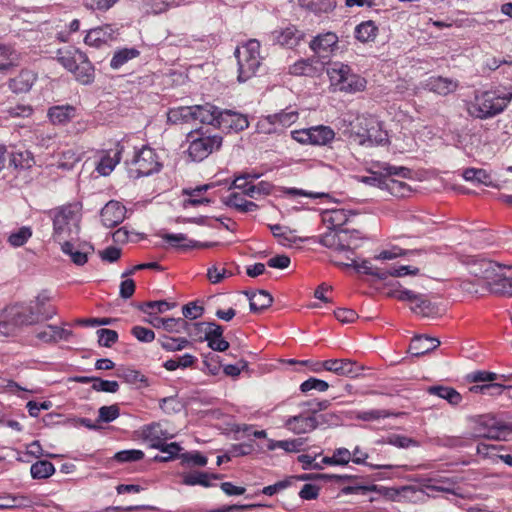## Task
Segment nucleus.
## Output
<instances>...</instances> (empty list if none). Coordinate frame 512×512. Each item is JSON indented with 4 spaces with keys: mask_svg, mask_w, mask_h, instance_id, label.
I'll return each mask as SVG.
<instances>
[{
    "mask_svg": "<svg viewBox=\"0 0 512 512\" xmlns=\"http://www.w3.org/2000/svg\"><path fill=\"white\" fill-rule=\"evenodd\" d=\"M175 307V303H169L166 300L148 301L140 304L138 309L143 313L152 314L151 310H157L159 313H164Z\"/></svg>",
    "mask_w": 512,
    "mask_h": 512,
    "instance_id": "46",
    "label": "nucleus"
},
{
    "mask_svg": "<svg viewBox=\"0 0 512 512\" xmlns=\"http://www.w3.org/2000/svg\"><path fill=\"white\" fill-rule=\"evenodd\" d=\"M16 60L15 51L4 44H0V71L9 69Z\"/></svg>",
    "mask_w": 512,
    "mask_h": 512,
    "instance_id": "53",
    "label": "nucleus"
},
{
    "mask_svg": "<svg viewBox=\"0 0 512 512\" xmlns=\"http://www.w3.org/2000/svg\"><path fill=\"white\" fill-rule=\"evenodd\" d=\"M329 388V384L321 379L309 378L300 385V390L304 393L309 392L313 389L320 392H325Z\"/></svg>",
    "mask_w": 512,
    "mask_h": 512,
    "instance_id": "62",
    "label": "nucleus"
},
{
    "mask_svg": "<svg viewBox=\"0 0 512 512\" xmlns=\"http://www.w3.org/2000/svg\"><path fill=\"white\" fill-rule=\"evenodd\" d=\"M161 237L168 243H170L173 247L180 248V249H187V248H209L214 246V243H201L194 240H188L187 236L185 234L179 233V234H170L165 233L161 235Z\"/></svg>",
    "mask_w": 512,
    "mask_h": 512,
    "instance_id": "22",
    "label": "nucleus"
},
{
    "mask_svg": "<svg viewBox=\"0 0 512 512\" xmlns=\"http://www.w3.org/2000/svg\"><path fill=\"white\" fill-rule=\"evenodd\" d=\"M250 302V310L254 313H259L271 306L273 297L265 290H258L256 292H245Z\"/></svg>",
    "mask_w": 512,
    "mask_h": 512,
    "instance_id": "25",
    "label": "nucleus"
},
{
    "mask_svg": "<svg viewBox=\"0 0 512 512\" xmlns=\"http://www.w3.org/2000/svg\"><path fill=\"white\" fill-rule=\"evenodd\" d=\"M140 55L139 50L136 48H122L117 50L111 61L110 67L112 69H119L125 65L128 61L137 58Z\"/></svg>",
    "mask_w": 512,
    "mask_h": 512,
    "instance_id": "38",
    "label": "nucleus"
},
{
    "mask_svg": "<svg viewBox=\"0 0 512 512\" xmlns=\"http://www.w3.org/2000/svg\"><path fill=\"white\" fill-rule=\"evenodd\" d=\"M318 242L324 247L340 251L339 229H328L326 233L319 236Z\"/></svg>",
    "mask_w": 512,
    "mask_h": 512,
    "instance_id": "48",
    "label": "nucleus"
},
{
    "mask_svg": "<svg viewBox=\"0 0 512 512\" xmlns=\"http://www.w3.org/2000/svg\"><path fill=\"white\" fill-rule=\"evenodd\" d=\"M463 177L467 181H476L486 186L491 184L490 176L484 169L467 168L463 172Z\"/></svg>",
    "mask_w": 512,
    "mask_h": 512,
    "instance_id": "47",
    "label": "nucleus"
},
{
    "mask_svg": "<svg viewBox=\"0 0 512 512\" xmlns=\"http://www.w3.org/2000/svg\"><path fill=\"white\" fill-rule=\"evenodd\" d=\"M190 144L188 154L194 161H202L211 153L220 149L222 145V136L219 134H209L207 131L191 132L188 135Z\"/></svg>",
    "mask_w": 512,
    "mask_h": 512,
    "instance_id": "7",
    "label": "nucleus"
},
{
    "mask_svg": "<svg viewBox=\"0 0 512 512\" xmlns=\"http://www.w3.org/2000/svg\"><path fill=\"white\" fill-rule=\"evenodd\" d=\"M338 36L334 32H325L315 36L309 43L310 49L320 59H329L338 50Z\"/></svg>",
    "mask_w": 512,
    "mask_h": 512,
    "instance_id": "10",
    "label": "nucleus"
},
{
    "mask_svg": "<svg viewBox=\"0 0 512 512\" xmlns=\"http://www.w3.org/2000/svg\"><path fill=\"white\" fill-rule=\"evenodd\" d=\"M221 110L211 104L194 105L193 106V119L204 124H209L216 127V120Z\"/></svg>",
    "mask_w": 512,
    "mask_h": 512,
    "instance_id": "20",
    "label": "nucleus"
},
{
    "mask_svg": "<svg viewBox=\"0 0 512 512\" xmlns=\"http://www.w3.org/2000/svg\"><path fill=\"white\" fill-rule=\"evenodd\" d=\"M222 202L227 207L233 208L240 213L254 212L258 209V205L244 198V194L233 192L227 197L222 198Z\"/></svg>",
    "mask_w": 512,
    "mask_h": 512,
    "instance_id": "19",
    "label": "nucleus"
},
{
    "mask_svg": "<svg viewBox=\"0 0 512 512\" xmlns=\"http://www.w3.org/2000/svg\"><path fill=\"white\" fill-rule=\"evenodd\" d=\"M440 345V341L436 338L428 336H415L409 346V352L413 356H422L433 351Z\"/></svg>",
    "mask_w": 512,
    "mask_h": 512,
    "instance_id": "18",
    "label": "nucleus"
},
{
    "mask_svg": "<svg viewBox=\"0 0 512 512\" xmlns=\"http://www.w3.org/2000/svg\"><path fill=\"white\" fill-rule=\"evenodd\" d=\"M387 295L399 301L412 303L411 310L423 317H429L434 312L432 303L424 295L416 294L408 289H402L399 282L391 284V289L387 292Z\"/></svg>",
    "mask_w": 512,
    "mask_h": 512,
    "instance_id": "8",
    "label": "nucleus"
},
{
    "mask_svg": "<svg viewBox=\"0 0 512 512\" xmlns=\"http://www.w3.org/2000/svg\"><path fill=\"white\" fill-rule=\"evenodd\" d=\"M430 395H435L446 400L452 406H458L462 400V395L454 388L443 385H434L427 388Z\"/></svg>",
    "mask_w": 512,
    "mask_h": 512,
    "instance_id": "24",
    "label": "nucleus"
},
{
    "mask_svg": "<svg viewBox=\"0 0 512 512\" xmlns=\"http://www.w3.org/2000/svg\"><path fill=\"white\" fill-rule=\"evenodd\" d=\"M365 87L366 80L363 77L352 73L351 70L337 90L345 93H354L364 90Z\"/></svg>",
    "mask_w": 512,
    "mask_h": 512,
    "instance_id": "37",
    "label": "nucleus"
},
{
    "mask_svg": "<svg viewBox=\"0 0 512 512\" xmlns=\"http://www.w3.org/2000/svg\"><path fill=\"white\" fill-rule=\"evenodd\" d=\"M183 195H187L188 198L183 201V207L187 208L189 206H199L203 204H210L213 201L208 197H203L202 195L194 192L190 188H185L182 191Z\"/></svg>",
    "mask_w": 512,
    "mask_h": 512,
    "instance_id": "52",
    "label": "nucleus"
},
{
    "mask_svg": "<svg viewBox=\"0 0 512 512\" xmlns=\"http://www.w3.org/2000/svg\"><path fill=\"white\" fill-rule=\"evenodd\" d=\"M425 87L438 95L446 96L453 93L457 87L458 82L456 80L445 78V77H431L427 80Z\"/></svg>",
    "mask_w": 512,
    "mask_h": 512,
    "instance_id": "17",
    "label": "nucleus"
},
{
    "mask_svg": "<svg viewBox=\"0 0 512 512\" xmlns=\"http://www.w3.org/2000/svg\"><path fill=\"white\" fill-rule=\"evenodd\" d=\"M46 301V297L39 295L34 306L28 305L17 308L12 314V322L17 326H24L51 319L56 314V310L53 307L45 308Z\"/></svg>",
    "mask_w": 512,
    "mask_h": 512,
    "instance_id": "6",
    "label": "nucleus"
},
{
    "mask_svg": "<svg viewBox=\"0 0 512 512\" xmlns=\"http://www.w3.org/2000/svg\"><path fill=\"white\" fill-rule=\"evenodd\" d=\"M72 331L56 325H45L35 330V337L44 343H56L60 340H68Z\"/></svg>",
    "mask_w": 512,
    "mask_h": 512,
    "instance_id": "15",
    "label": "nucleus"
},
{
    "mask_svg": "<svg viewBox=\"0 0 512 512\" xmlns=\"http://www.w3.org/2000/svg\"><path fill=\"white\" fill-rule=\"evenodd\" d=\"M315 61L313 59H302L297 62H295L292 66L289 68V72L292 75L296 76H310L313 77L317 75L321 67L318 68L314 65Z\"/></svg>",
    "mask_w": 512,
    "mask_h": 512,
    "instance_id": "32",
    "label": "nucleus"
},
{
    "mask_svg": "<svg viewBox=\"0 0 512 512\" xmlns=\"http://www.w3.org/2000/svg\"><path fill=\"white\" fill-rule=\"evenodd\" d=\"M459 289L467 294L481 296L484 295L487 290L485 289L484 281L477 277V279H463L459 282Z\"/></svg>",
    "mask_w": 512,
    "mask_h": 512,
    "instance_id": "42",
    "label": "nucleus"
},
{
    "mask_svg": "<svg viewBox=\"0 0 512 512\" xmlns=\"http://www.w3.org/2000/svg\"><path fill=\"white\" fill-rule=\"evenodd\" d=\"M36 79L37 75L33 71L24 69L16 77L9 80L8 86L16 94L26 93L30 91Z\"/></svg>",
    "mask_w": 512,
    "mask_h": 512,
    "instance_id": "16",
    "label": "nucleus"
},
{
    "mask_svg": "<svg viewBox=\"0 0 512 512\" xmlns=\"http://www.w3.org/2000/svg\"><path fill=\"white\" fill-rule=\"evenodd\" d=\"M221 475L218 474H209L206 472L196 471L193 473H188L183 476V484L188 486L201 485L204 487L212 486L210 480L211 479H220Z\"/></svg>",
    "mask_w": 512,
    "mask_h": 512,
    "instance_id": "34",
    "label": "nucleus"
},
{
    "mask_svg": "<svg viewBox=\"0 0 512 512\" xmlns=\"http://www.w3.org/2000/svg\"><path fill=\"white\" fill-rule=\"evenodd\" d=\"M330 406L331 401L329 400H310L300 404V407L307 409V412L313 416H315L320 411L328 409Z\"/></svg>",
    "mask_w": 512,
    "mask_h": 512,
    "instance_id": "56",
    "label": "nucleus"
},
{
    "mask_svg": "<svg viewBox=\"0 0 512 512\" xmlns=\"http://www.w3.org/2000/svg\"><path fill=\"white\" fill-rule=\"evenodd\" d=\"M299 4L315 14L328 13L336 6L335 0H299Z\"/></svg>",
    "mask_w": 512,
    "mask_h": 512,
    "instance_id": "39",
    "label": "nucleus"
},
{
    "mask_svg": "<svg viewBox=\"0 0 512 512\" xmlns=\"http://www.w3.org/2000/svg\"><path fill=\"white\" fill-rule=\"evenodd\" d=\"M31 236L32 230L30 227L23 226L16 232L10 234L8 237V242L13 247H21L29 240Z\"/></svg>",
    "mask_w": 512,
    "mask_h": 512,
    "instance_id": "50",
    "label": "nucleus"
},
{
    "mask_svg": "<svg viewBox=\"0 0 512 512\" xmlns=\"http://www.w3.org/2000/svg\"><path fill=\"white\" fill-rule=\"evenodd\" d=\"M161 165L155 151L147 146L139 150L131 161L129 173L135 177L148 176L159 171Z\"/></svg>",
    "mask_w": 512,
    "mask_h": 512,
    "instance_id": "9",
    "label": "nucleus"
},
{
    "mask_svg": "<svg viewBox=\"0 0 512 512\" xmlns=\"http://www.w3.org/2000/svg\"><path fill=\"white\" fill-rule=\"evenodd\" d=\"M80 208L78 204L64 205L54 211L53 236L61 241L79 232Z\"/></svg>",
    "mask_w": 512,
    "mask_h": 512,
    "instance_id": "4",
    "label": "nucleus"
},
{
    "mask_svg": "<svg viewBox=\"0 0 512 512\" xmlns=\"http://www.w3.org/2000/svg\"><path fill=\"white\" fill-rule=\"evenodd\" d=\"M144 452L142 450L131 449L117 452L114 459L118 462H135L143 459Z\"/></svg>",
    "mask_w": 512,
    "mask_h": 512,
    "instance_id": "60",
    "label": "nucleus"
},
{
    "mask_svg": "<svg viewBox=\"0 0 512 512\" xmlns=\"http://www.w3.org/2000/svg\"><path fill=\"white\" fill-rule=\"evenodd\" d=\"M249 126L248 119L245 115L231 111L221 110L216 120V127L223 131L239 132Z\"/></svg>",
    "mask_w": 512,
    "mask_h": 512,
    "instance_id": "13",
    "label": "nucleus"
},
{
    "mask_svg": "<svg viewBox=\"0 0 512 512\" xmlns=\"http://www.w3.org/2000/svg\"><path fill=\"white\" fill-rule=\"evenodd\" d=\"M303 37L304 33L302 31L295 26H289L277 32L276 41L282 46L292 48L297 46Z\"/></svg>",
    "mask_w": 512,
    "mask_h": 512,
    "instance_id": "27",
    "label": "nucleus"
},
{
    "mask_svg": "<svg viewBox=\"0 0 512 512\" xmlns=\"http://www.w3.org/2000/svg\"><path fill=\"white\" fill-rule=\"evenodd\" d=\"M474 274L484 281L487 292L512 297L511 267L502 266L493 261H482Z\"/></svg>",
    "mask_w": 512,
    "mask_h": 512,
    "instance_id": "1",
    "label": "nucleus"
},
{
    "mask_svg": "<svg viewBox=\"0 0 512 512\" xmlns=\"http://www.w3.org/2000/svg\"><path fill=\"white\" fill-rule=\"evenodd\" d=\"M380 169L383 171V177L394 178V176L406 179L410 178L411 171L407 167L403 166H393L388 163H383L380 166Z\"/></svg>",
    "mask_w": 512,
    "mask_h": 512,
    "instance_id": "51",
    "label": "nucleus"
},
{
    "mask_svg": "<svg viewBox=\"0 0 512 512\" xmlns=\"http://www.w3.org/2000/svg\"><path fill=\"white\" fill-rule=\"evenodd\" d=\"M466 422L471 429L467 437L471 439L487 438L507 441L512 434V421H501L489 414L468 416Z\"/></svg>",
    "mask_w": 512,
    "mask_h": 512,
    "instance_id": "3",
    "label": "nucleus"
},
{
    "mask_svg": "<svg viewBox=\"0 0 512 512\" xmlns=\"http://www.w3.org/2000/svg\"><path fill=\"white\" fill-rule=\"evenodd\" d=\"M96 333L100 346L111 347L118 341V333L115 330L101 328Z\"/></svg>",
    "mask_w": 512,
    "mask_h": 512,
    "instance_id": "54",
    "label": "nucleus"
},
{
    "mask_svg": "<svg viewBox=\"0 0 512 512\" xmlns=\"http://www.w3.org/2000/svg\"><path fill=\"white\" fill-rule=\"evenodd\" d=\"M121 153H122V147L117 144L116 149L113 151V155L106 154L103 156L100 160V162L97 165V171L103 175L108 176L115 168V166L119 163L121 159Z\"/></svg>",
    "mask_w": 512,
    "mask_h": 512,
    "instance_id": "28",
    "label": "nucleus"
},
{
    "mask_svg": "<svg viewBox=\"0 0 512 512\" xmlns=\"http://www.w3.org/2000/svg\"><path fill=\"white\" fill-rule=\"evenodd\" d=\"M78 60L73 74L81 84H90L94 80V68L83 52L78 53Z\"/></svg>",
    "mask_w": 512,
    "mask_h": 512,
    "instance_id": "23",
    "label": "nucleus"
},
{
    "mask_svg": "<svg viewBox=\"0 0 512 512\" xmlns=\"http://www.w3.org/2000/svg\"><path fill=\"white\" fill-rule=\"evenodd\" d=\"M164 324V330L169 333L186 332L188 327V322L184 318H166Z\"/></svg>",
    "mask_w": 512,
    "mask_h": 512,
    "instance_id": "57",
    "label": "nucleus"
},
{
    "mask_svg": "<svg viewBox=\"0 0 512 512\" xmlns=\"http://www.w3.org/2000/svg\"><path fill=\"white\" fill-rule=\"evenodd\" d=\"M350 71L351 68L346 64L341 62L332 63L331 66L327 69V74L330 78L331 85L338 89Z\"/></svg>",
    "mask_w": 512,
    "mask_h": 512,
    "instance_id": "36",
    "label": "nucleus"
},
{
    "mask_svg": "<svg viewBox=\"0 0 512 512\" xmlns=\"http://www.w3.org/2000/svg\"><path fill=\"white\" fill-rule=\"evenodd\" d=\"M505 388L507 387L498 383H487L483 385H474L470 388V391L474 393L497 395L501 394Z\"/></svg>",
    "mask_w": 512,
    "mask_h": 512,
    "instance_id": "59",
    "label": "nucleus"
},
{
    "mask_svg": "<svg viewBox=\"0 0 512 512\" xmlns=\"http://www.w3.org/2000/svg\"><path fill=\"white\" fill-rule=\"evenodd\" d=\"M319 426L316 416L308 412H302L295 416L288 417L284 422V427L294 434H306L314 431Z\"/></svg>",
    "mask_w": 512,
    "mask_h": 512,
    "instance_id": "12",
    "label": "nucleus"
},
{
    "mask_svg": "<svg viewBox=\"0 0 512 512\" xmlns=\"http://www.w3.org/2000/svg\"><path fill=\"white\" fill-rule=\"evenodd\" d=\"M142 434L144 439L149 441L153 448H156L163 440H165L164 432L158 423L145 426Z\"/></svg>",
    "mask_w": 512,
    "mask_h": 512,
    "instance_id": "43",
    "label": "nucleus"
},
{
    "mask_svg": "<svg viewBox=\"0 0 512 512\" xmlns=\"http://www.w3.org/2000/svg\"><path fill=\"white\" fill-rule=\"evenodd\" d=\"M385 189L397 197H404L410 191L405 182L389 177H386Z\"/></svg>",
    "mask_w": 512,
    "mask_h": 512,
    "instance_id": "49",
    "label": "nucleus"
},
{
    "mask_svg": "<svg viewBox=\"0 0 512 512\" xmlns=\"http://www.w3.org/2000/svg\"><path fill=\"white\" fill-rule=\"evenodd\" d=\"M92 389L97 392L116 393L119 390V384L117 381L103 380L96 377Z\"/></svg>",
    "mask_w": 512,
    "mask_h": 512,
    "instance_id": "58",
    "label": "nucleus"
},
{
    "mask_svg": "<svg viewBox=\"0 0 512 512\" xmlns=\"http://www.w3.org/2000/svg\"><path fill=\"white\" fill-rule=\"evenodd\" d=\"M260 43L251 39L244 45L237 47L235 57L238 63V80L244 82L253 77L261 64Z\"/></svg>",
    "mask_w": 512,
    "mask_h": 512,
    "instance_id": "5",
    "label": "nucleus"
},
{
    "mask_svg": "<svg viewBox=\"0 0 512 512\" xmlns=\"http://www.w3.org/2000/svg\"><path fill=\"white\" fill-rule=\"evenodd\" d=\"M310 144L312 145H326L335 137L334 131L324 125L314 126L309 128Z\"/></svg>",
    "mask_w": 512,
    "mask_h": 512,
    "instance_id": "29",
    "label": "nucleus"
},
{
    "mask_svg": "<svg viewBox=\"0 0 512 512\" xmlns=\"http://www.w3.org/2000/svg\"><path fill=\"white\" fill-rule=\"evenodd\" d=\"M61 250L64 254L70 256L72 262L75 265L83 266L88 261L86 253L80 249H76L74 245L69 241H64L61 244Z\"/></svg>",
    "mask_w": 512,
    "mask_h": 512,
    "instance_id": "45",
    "label": "nucleus"
},
{
    "mask_svg": "<svg viewBox=\"0 0 512 512\" xmlns=\"http://www.w3.org/2000/svg\"><path fill=\"white\" fill-rule=\"evenodd\" d=\"M351 211L345 209L326 210L322 213V221L328 229H343L347 223Z\"/></svg>",
    "mask_w": 512,
    "mask_h": 512,
    "instance_id": "21",
    "label": "nucleus"
},
{
    "mask_svg": "<svg viewBox=\"0 0 512 512\" xmlns=\"http://www.w3.org/2000/svg\"><path fill=\"white\" fill-rule=\"evenodd\" d=\"M511 100L512 92L501 95L496 91H477L467 103V112L481 120L493 118L502 113Z\"/></svg>",
    "mask_w": 512,
    "mask_h": 512,
    "instance_id": "2",
    "label": "nucleus"
},
{
    "mask_svg": "<svg viewBox=\"0 0 512 512\" xmlns=\"http://www.w3.org/2000/svg\"><path fill=\"white\" fill-rule=\"evenodd\" d=\"M131 334L143 343H150L155 339L154 331L143 326L132 327Z\"/></svg>",
    "mask_w": 512,
    "mask_h": 512,
    "instance_id": "64",
    "label": "nucleus"
},
{
    "mask_svg": "<svg viewBox=\"0 0 512 512\" xmlns=\"http://www.w3.org/2000/svg\"><path fill=\"white\" fill-rule=\"evenodd\" d=\"M48 116L53 124H65L75 116V108L70 105L54 106L48 110Z\"/></svg>",
    "mask_w": 512,
    "mask_h": 512,
    "instance_id": "31",
    "label": "nucleus"
},
{
    "mask_svg": "<svg viewBox=\"0 0 512 512\" xmlns=\"http://www.w3.org/2000/svg\"><path fill=\"white\" fill-rule=\"evenodd\" d=\"M120 415L119 407L114 404L110 406H102L98 411V422L109 423Z\"/></svg>",
    "mask_w": 512,
    "mask_h": 512,
    "instance_id": "55",
    "label": "nucleus"
},
{
    "mask_svg": "<svg viewBox=\"0 0 512 512\" xmlns=\"http://www.w3.org/2000/svg\"><path fill=\"white\" fill-rule=\"evenodd\" d=\"M30 472L34 479H45L55 472V468L51 462L47 460H40L32 464Z\"/></svg>",
    "mask_w": 512,
    "mask_h": 512,
    "instance_id": "44",
    "label": "nucleus"
},
{
    "mask_svg": "<svg viewBox=\"0 0 512 512\" xmlns=\"http://www.w3.org/2000/svg\"><path fill=\"white\" fill-rule=\"evenodd\" d=\"M272 184L266 181H261L255 185H249L247 189H245V196L250 198H254L256 194L269 195L272 191Z\"/></svg>",
    "mask_w": 512,
    "mask_h": 512,
    "instance_id": "63",
    "label": "nucleus"
},
{
    "mask_svg": "<svg viewBox=\"0 0 512 512\" xmlns=\"http://www.w3.org/2000/svg\"><path fill=\"white\" fill-rule=\"evenodd\" d=\"M325 371L349 378L358 377L364 367L351 359H329L323 361Z\"/></svg>",
    "mask_w": 512,
    "mask_h": 512,
    "instance_id": "11",
    "label": "nucleus"
},
{
    "mask_svg": "<svg viewBox=\"0 0 512 512\" xmlns=\"http://www.w3.org/2000/svg\"><path fill=\"white\" fill-rule=\"evenodd\" d=\"M298 119V112L295 110H284L279 113L269 115L264 122L259 124V127L262 128L267 122L270 125L279 124L283 127L290 126L295 123Z\"/></svg>",
    "mask_w": 512,
    "mask_h": 512,
    "instance_id": "30",
    "label": "nucleus"
},
{
    "mask_svg": "<svg viewBox=\"0 0 512 512\" xmlns=\"http://www.w3.org/2000/svg\"><path fill=\"white\" fill-rule=\"evenodd\" d=\"M340 265L342 267H353L357 272H363L364 274L374 276L379 280H386L385 269L373 267L371 262L368 260H363L361 263L352 260L350 264L342 263Z\"/></svg>",
    "mask_w": 512,
    "mask_h": 512,
    "instance_id": "33",
    "label": "nucleus"
},
{
    "mask_svg": "<svg viewBox=\"0 0 512 512\" xmlns=\"http://www.w3.org/2000/svg\"><path fill=\"white\" fill-rule=\"evenodd\" d=\"M369 492H378L382 495L388 496L390 489L386 487H379L377 485H349L341 489V493L344 495L349 494H361L366 495Z\"/></svg>",
    "mask_w": 512,
    "mask_h": 512,
    "instance_id": "41",
    "label": "nucleus"
},
{
    "mask_svg": "<svg viewBox=\"0 0 512 512\" xmlns=\"http://www.w3.org/2000/svg\"><path fill=\"white\" fill-rule=\"evenodd\" d=\"M378 28L371 20L360 23L355 28V37L360 42L373 41L377 36Z\"/></svg>",
    "mask_w": 512,
    "mask_h": 512,
    "instance_id": "40",
    "label": "nucleus"
},
{
    "mask_svg": "<svg viewBox=\"0 0 512 512\" xmlns=\"http://www.w3.org/2000/svg\"><path fill=\"white\" fill-rule=\"evenodd\" d=\"M363 239L359 230L339 229L340 251H353L360 247Z\"/></svg>",
    "mask_w": 512,
    "mask_h": 512,
    "instance_id": "26",
    "label": "nucleus"
},
{
    "mask_svg": "<svg viewBox=\"0 0 512 512\" xmlns=\"http://www.w3.org/2000/svg\"><path fill=\"white\" fill-rule=\"evenodd\" d=\"M102 224L107 228H112L120 223L126 217V208L118 201H109L100 213Z\"/></svg>",
    "mask_w": 512,
    "mask_h": 512,
    "instance_id": "14",
    "label": "nucleus"
},
{
    "mask_svg": "<svg viewBox=\"0 0 512 512\" xmlns=\"http://www.w3.org/2000/svg\"><path fill=\"white\" fill-rule=\"evenodd\" d=\"M167 120L173 124L193 122V106L171 108L167 113Z\"/></svg>",
    "mask_w": 512,
    "mask_h": 512,
    "instance_id": "35",
    "label": "nucleus"
},
{
    "mask_svg": "<svg viewBox=\"0 0 512 512\" xmlns=\"http://www.w3.org/2000/svg\"><path fill=\"white\" fill-rule=\"evenodd\" d=\"M103 28L91 29L85 36V43L89 46L99 47L106 42Z\"/></svg>",
    "mask_w": 512,
    "mask_h": 512,
    "instance_id": "61",
    "label": "nucleus"
}]
</instances>
